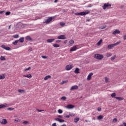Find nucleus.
<instances>
[{"label":"nucleus","instance_id":"39448f33","mask_svg":"<svg viewBox=\"0 0 126 126\" xmlns=\"http://www.w3.org/2000/svg\"><path fill=\"white\" fill-rule=\"evenodd\" d=\"M74 107V105L72 104H68L65 106V108L68 109V110H70L71 109H73Z\"/></svg>","mask_w":126,"mask_h":126},{"label":"nucleus","instance_id":"3c124183","mask_svg":"<svg viewBox=\"0 0 126 126\" xmlns=\"http://www.w3.org/2000/svg\"><path fill=\"white\" fill-rule=\"evenodd\" d=\"M36 111H38V112H43L44 111V110H39V109H36Z\"/></svg>","mask_w":126,"mask_h":126},{"label":"nucleus","instance_id":"2f4dec72","mask_svg":"<svg viewBox=\"0 0 126 126\" xmlns=\"http://www.w3.org/2000/svg\"><path fill=\"white\" fill-rule=\"evenodd\" d=\"M53 47H54L55 48H60V45L58 44H55L53 45Z\"/></svg>","mask_w":126,"mask_h":126},{"label":"nucleus","instance_id":"7ed1b4c3","mask_svg":"<svg viewBox=\"0 0 126 126\" xmlns=\"http://www.w3.org/2000/svg\"><path fill=\"white\" fill-rule=\"evenodd\" d=\"M53 20V17H50L48 18L47 20H46L44 22H43V23H45L46 24H49L50 23V22Z\"/></svg>","mask_w":126,"mask_h":126},{"label":"nucleus","instance_id":"e2e57ef3","mask_svg":"<svg viewBox=\"0 0 126 126\" xmlns=\"http://www.w3.org/2000/svg\"><path fill=\"white\" fill-rule=\"evenodd\" d=\"M66 126V125L65 124H63L62 126Z\"/></svg>","mask_w":126,"mask_h":126},{"label":"nucleus","instance_id":"2eb2a0df","mask_svg":"<svg viewBox=\"0 0 126 126\" xmlns=\"http://www.w3.org/2000/svg\"><path fill=\"white\" fill-rule=\"evenodd\" d=\"M121 33V32L118 30H116L113 32V35H116V34H120Z\"/></svg>","mask_w":126,"mask_h":126},{"label":"nucleus","instance_id":"5fc2aeb1","mask_svg":"<svg viewBox=\"0 0 126 126\" xmlns=\"http://www.w3.org/2000/svg\"><path fill=\"white\" fill-rule=\"evenodd\" d=\"M41 58H42V59H46L47 57H46L45 56H42Z\"/></svg>","mask_w":126,"mask_h":126},{"label":"nucleus","instance_id":"393cba45","mask_svg":"<svg viewBox=\"0 0 126 126\" xmlns=\"http://www.w3.org/2000/svg\"><path fill=\"white\" fill-rule=\"evenodd\" d=\"M121 43H122V41H119L113 44L114 45V46L116 47V46H118V45H119V44H121Z\"/></svg>","mask_w":126,"mask_h":126},{"label":"nucleus","instance_id":"423d86ee","mask_svg":"<svg viewBox=\"0 0 126 126\" xmlns=\"http://www.w3.org/2000/svg\"><path fill=\"white\" fill-rule=\"evenodd\" d=\"M111 4L109 3H104L103 4V5L102 6V8L104 9H106V8H108V7L109 6H111Z\"/></svg>","mask_w":126,"mask_h":126},{"label":"nucleus","instance_id":"c85d7f7f","mask_svg":"<svg viewBox=\"0 0 126 126\" xmlns=\"http://www.w3.org/2000/svg\"><path fill=\"white\" fill-rule=\"evenodd\" d=\"M103 41V40L100 39L97 43V46H100L102 43V42Z\"/></svg>","mask_w":126,"mask_h":126},{"label":"nucleus","instance_id":"8fccbe9b","mask_svg":"<svg viewBox=\"0 0 126 126\" xmlns=\"http://www.w3.org/2000/svg\"><path fill=\"white\" fill-rule=\"evenodd\" d=\"M7 110H8L9 111H12V110H14V108H8Z\"/></svg>","mask_w":126,"mask_h":126},{"label":"nucleus","instance_id":"473e14b6","mask_svg":"<svg viewBox=\"0 0 126 126\" xmlns=\"http://www.w3.org/2000/svg\"><path fill=\"white\" fill-rule=\"evenodd\" d=\"M1 61H5V57L3 56H1L0 58Z\"/></svg>","mask_w":126,"mask_h":126},{"label":"nucleus","instance_id":"13d9d810","mask_svg":"<svg viewBox=\"0 0 126 126\" xmlns=\"http://www.w3.org/2000/svg\"><path fill=\"white\" fill-rule=\"evenodd\" d=\"M58 118H61V119H63V116H61V115H59L58 116Z\"/></svg>","mask_w":126,"mask_h":126},{"label":"nucleus","instance_id":"f3484780","mask_svg":"<svg viewBox=\"0 0 126 126\" xmlns=\"http://www.w3.org/2000/svg\"><path fill=\"white\" fill-rule=\"evenodd\" d=\"M106 28H107V26L104 25L99 27L98 29H99L100 30H102V29H106Z\"/></svg>","mask_w":126,"mask_h":126},{"label":"nucleus","instance_id":"ddd939ff","mask_svg":"<svg viewBox=\"0 0 126 126\" xmlns=\"http://www.w3.org/2000/svg\"><path fill=\"white\" fill-rule=\"evenodd\" d=\"M114 47H115V45H114V44H113L108 45V46H107V48L109 50H111V49H113Z\"/></svg>","mask_w":126,"mask_h":126},{"label":"nucleus","instance_id":"1a4fd4ad","mask_svg":"<svg viewBox=\"0 0 126 126\" xmlns=\"http://www.w3.org/2000/svg\"><path fill=\"white\" fill-rule=\"evenodd\" d=\"M77 89H78V86L77 85H74V86H72L70 90L72 91V90H77Z\"/></svg>","mask_w":126,"mask_h":126},{"label":"nucleus","instance_id":"603ef678","mask_svg":"<svg viewBox=\"0 0 126 126\" xmlns=\"http://www.w3.org/2000/svg\"><path fill=\"white\" fill-rule=\"evenodd\" d=\"M15 123H19L20 122V120H15Z\"/></svg>","mask_w":126,"mask_h":126},{"label":"nucleus","instance_id":"680f3d73","mask_svg":"<svg viewBox=\"0 0 126 126\" xmlns=\"http://www.w3.org/2000/svg\"><path fill=\"white\" fill-rule=\"evenodd\" d=\"M58 0H54V2H55V3L58 2Z\"/></svg>","mask_w":126,"mask_h":126},{"label":"nucleus","instance_id":"aec40b11","mask_svg":"<svg viewBox=\"0 0 126 126\" xmlns=\"http://www.w3.org/2000/svg\"><path fill=\"white\" fill-rule=\"evenodd\" d=\"M18 42H20V43H23V42H24V37H21L18 40Z\"/></svg>","mask_w":126,"mask_h":126},{"label":"nucleus","instance_id":"f03ea898","mask_svg":"<svg viewBox=\"0 0 126 126\" xmlns=\"http://www.w3.org/2000/svg\"><path fill=\"white\" fill-rule=\"evenodd\" d=\"M94 58L95 59H96V60H99V61H101V60L104 59V56L102 54H96L94 55Z\"/></svg>","mask_w":126,"mask_h":126},{"label":"nucleus","instance_id":"49530a36","mask_svg":"<svg viewBox=\"0 0 126 126\" xmlns=\"http://www.w3.org/2000/svg\"><path fill=\"white\" fill-rule=\"evenodd\" d=\"M30 69H31V68L29 67L28 68L25 69V71H27V70H30Z\"/></svg>","mask_w":126,"mask_h":126},{"label":"nucleus","instance_id":"6e6552de","mask_svg":"<svg viewBox=\"0 0 126 126\" xmlns=\"http://www.w3.org/2000/svg\"><path fill=\"white\" fill-rule=\"evenodd\" d=\"M0 123L1 125H6L7 124V121H6V119H3L0 121Z\"/></svg>","mask_w":126,"mask_h":126},{"label":"nucleus","instance_id":"4468645a","mask_svg":"<svg viewBox=\"0 0 126 126\" xmlns=\"http://www.w3.org/2000/svg\"><path fill=\"white\" fill-rule=\"evenodd\" d=\"M92 75H93V73L91 72L90 73L87 77V80H90V79H91V77L92 76Z\"/></svg>","mask_w":126,"mask_h":126},{"label":"nucleus","instance_id":"c03bdc74","mask_svg":"<svg viewBox=\"0 0 126 126\" xmlns=\"http://www.w3.org/2000/svg\"><path fill=\"white\" fill-rule=\"evenodd\" d=\"M64 83H66V81H63L62 82L60 83V84H61V85H63V84H64Z\"/></svg>","mask_w":126,"mask_h":126},{"label":"nucleus","instance_id":"ea45409f","mask_svg":"<svg viewBox=\"0 0 126 126\" xmlns=\"http://www.w3.org/2000/svg\"><path fill=\"white\" fill-rule=\"evenodd\" d=\"M112 122L113 123H117V122H118V119H117V118H114L113 119Z\"/></svg>","mask_w":126,"mask_h":126},{"label":"nucleus","instance_id":"9b49d317","mask_svg":"<svg viewBox=\"0 0 126 126\" xmlns=\"http://www.w3.org/2000/svg\"><path fill=\"white\" fill-rule=\"evenodd\" d=\"M72 68V65H67L65 67L66 70H70Z\"/></svg>","mask_w":126,"mask_h":126},{"label":"nucleus","instance_id":"dca6fc26","mask_svg":"<svg viewBox=\"0 0 126 126\" xmlns=\"http://www.w3.org/2000/svg\"><path fill=\"white\" fill-rule=\"evenodd\" d=\"M23 76L24 77H27V78H31L32 77V75H31V74H29L28 75H23Z\"/></svg>","mask_w":126,"mask_h":126},{"label":"nucleus","instance_id":"412c9836","mask_svg":"<svg viewBox=\"0 0 126 126\" xmlns=\"http://www.w3.org/2000/svg\"><path fill=\"white\" fill-rule=\"evenodd\" d=\"M5 78V74H2L1 75H0V80L4 79Z\"/></svg>","mask_w":126,"mask_h":126},{"label":"nucleus","instance_id":"58836bf2","mask_svg":"<svg viewBox=\"0 0 126 126\" xmlns=\"http://www.w3.org/2000/svg\"><path fill=\"white\" fill-rule=\"evenodd\" d=\"M60 25H61V26H64V25H65V23L63 22H60Z\"/></svg>","mask_w":126,"mask_h":126},{"label":"nucleus","instance_id":"20e7f679","mask_svg":"<svg viewBox=\"0 0 126 126\" xmlns=\"http://www.w3.org/2000/svg\"><path fill=\"white\" fill-rule=\"evenodd\" d=\"M1 47L2 49H4V50H6V51H10L11 50V49L10 48V47H7V46H5V45H2L1 46Z\"/></svg>","mask_w":126,"mask_h":126},{"label":"nucleus","instance_id":"864d4df0","mask_svg":"<svg viewBox=\"0 0 126 126\" xmlns=\"http://www.w3.org/2000/svg\"><path fill=\"white\" fill-rule=\"evenodd\" d=\"M69 117H70V115L64 116V118H67V119H68V118H69Z\"/></svg>","mask_w":126,"mask_h":126},{"label":"nucleus","instance_id":"6e6d98bb","mask_svg":"<svg viewBox=\"0 0 126 126\" xmlns=\"http://www.w3.org/2000/svg\"><path fill=\"white\" fill-rule=\"evenodd\" d=\"M123 38H124V40H126V35H124L123 36Z\"/></svg>","mask_w":126,"mask_h":126},{"label":"nucleus","instance_id":"f257e3e1","mask_svg":"<svg viewBox=\"0 0 126 126\" xmlns=\"http://www.w3.org/2000/svg\"><path fill=\"white\" fill-rule=\"evenodd\" d=\"M88 13H90V11L87 10L86 11L80 12V13H75V15H81L83 16V15H86V14H88Z\"/></svg>","mask_w":126,"mask_h":126},{"label":"nucleus","instance_id":"a19ab883","mask_svg":"<svg viewBox=\"0 0 126 126\" xmlns=\"http://www.w3.org/2000/svg\"><path fill=\"white\" fill-rule=\"evenodd\" d=\"M115 59H116V55H114V56H113L111 58V60L112 61H114V60H115Z\"/></svg>","mask_w":126,"mask_h":126},{"label":"nucleus","instance_id":"052dcab7","mask_svg":"<svg viewBox=\"0 0 126 126\" xmlns=\"http://www.w3.org/2000/svg\"><path fill=\"white\" fill-rule=\"evenodd\" d=\"M57 43H60V42H61V40H58L56 41Z\"/></svg>","mask_w":126,"mask_h":126},{"label":"nucleus","instance_id":"79ce46f5","mask_svg":"<svg viewBox=\"0 0 126 126\" xmlns=\"http://www.w3.org/2000/svg\"><path fill=\"white\" fill-rule=\"evenodd\" d=\"M61 99H62V100H66V97H65V96H62L61 97Z\"/></svg>","mask_w":126,"mask_h":126},{"label":"nucleus","instance_id":"bf43d9fd","mask_svg":"<svg viewBox=\"0 0 126 126\" xmlns=\"http://www.w3.org/2000/svg\"><path fill=\"white\" fill-rule=\"evenodd\" d=\"M2 13H3V11H0V14H1Z\"/></svg>","mask_w":126,"mask_h":126},{"label":"nucleus","instance_id":"774afa93","mask_svg":"<svg viewBox=\"0 0 126 126\" xmlns=\"http://www.w3.org/2000/svg\"><path fill=\"white\" fill-rule=\"evenodd\" d=\"M93 119L94 120V121H95V117H94Z\"/></svg>","mask_w":126,"mask_h":126},{"label":"nucleus","instance_id":"a18cd8bd","mask_svg":"<svg viewBox=\"0 0 126 126\" xmlns=\"http://www.w3.org/2000/svg\"><path fill=\"white\" fill-rule=\"evenodd\" d=\"M5 15H10V12H7L5 13Z\"/></svg>","mask_w":126,"mask_h":126},{"label":"nucleus","instance_id":"4d7b16f0","mask_svg":"<svg viewBox=\"0 0 126 126\" xmlns=\"http://www.w3.org/2000/svg\"><path fill=\"white\" fill-rule=\"evenodd\" d=\"M97 111H98V112H100V111H101V108H98Z\"/></svg>","mask_w":126,"mask_h":126},{"label":"nucleus","instance_id":"f8f14e48","mask_svg":"<svg viewBox=\"0 0 126 126\" xmlns=\"http://www.w3.org/2000/svg\"><path fill=\"white\" fill-rule=\"evenodd\" d=\"M55 121H57V122H59V123H64V120L61 119L60 118H55Z\"/></svg>","mask_w":126,"mask_h":126},{"label":"nucleus","instance_id":"b1692460","mask_svg":"<svg viewBox=\"0 0 126 126\" xmlns=\"http://www.w3.org/2000/svg\"><path fill=\"white\" fill-rule=\"evenodd\" d=\"M51 77H52V76H51L50 75H47L44 77V79L45 80H48V79L51 78Z\"/></svg>","mask_w":126,"mask_h":126},{"label":"nucleus","instance_id":"7c9ffc66","mask_svg":"<svg viewBox=\"0 0 126 126\" xmlns=\"http://www.w3.org/2000/svg\"><path fill=\"white\" fill-rule=\"evenodd\" d=\"M23 125H25V126H26L27 125H29V122L28 121H24L23 122Z\"/></svg>","mask_w":126,"mask_h":126},{"label":"nucleus","instance_id":"de8ad7c7","mask_svg":"<svg viewBox=\"0 0 126 126\" xmlns=\"http://www.w3.org/2000/svg\"><path fill=\"white\" fill-rule=\"evenodd\" d=\"M116 99H117V100H122V97H115Z\"/></svg>","mask_w":126,"mask_h":126},{"label":"nucleus","instance_id":"5701e85b","mask_svg":"<svg viewBox=\"0 0 126 126\" xmlns=\"http://www.w3.org/2000/svg\"><path fill=\"white\" fill-rule=\"evenodd\" d=\"M26 39L27 41H32V38H31V37H30V36H26Z\"/></svg>","mask_w":126,"mask_h":126},{"label":"nucleus","instance_id":"a211bd4d","mask_svg":"<svg viewBox=\"0 0 126 126\" xmlns=\"http://www.w3.org/2000/svg\"><path fill=\"white\" fill-rule=\"evenodd\" d=\"M74 44V40L71 39L69 41V46H72V45H73Z\"/></svg>","mask_w":126,"mask_h":126},{"label":"nucleus","instance_id":"4be33fe9","mask_svg":"<svg viewBox=\"0 0 126 126\" xmlns=\"http://www.w3.org/2000/svg\"><path fill=\"white\" fill-rule=\"evenodd\" d=\"M5 107H7V104L0 105V109H2V108H5Z\"/></svg>","mask_w":126,"mask_h":126},{"label":"nucleus","instance_id":"bb28decb","mask_svg":"<svg viewBox=\"0 0 126 126\" xmlns=\"http://www.w3.org/2000/svg\"><path fill=\"white\" fill-rule=\"evenodd\" d=\"M18 92H19V93H25V91L24 90H18Z\"/></svg>","mask_w":126,"mask_h":126},{"label":"nucleus","instance_id":"a878e982","mask_svg":"<svg viewBox=\"0 0 126 126\" xmlns=\"http://www.w3.org/2000/svg\"><path fill=\"white\" fill-rule=\"evenodd\" d=\"M74 73L76 74L79 73V68H76L74 71Z\"/></svg>","mask_w":126,"mask_h":126},{"label":"nucleus","instance_id":"69168bd1","mask_svg":"<svg viewBox=\"0 0 126 126\" xmlns=\"http://www.w3.org/2000/svg\"><path fill=\"white\" fill-rule=\"evenodd\" d=\"M11 26V25H10L9 26V29H10V27Z\"/></svg>","mask_w":126,"mask_h":126},{"label":"nucleus","instance_id":"e433bc0d","mask_svg":"<svg viewBox=\"0 0 126 126\" xmlns=\"http://www.w3.org/2000/svg\"><path fill=\"white\" fill-rule=\"evenodd\" d=\"M111 97H112V98L116 97V93H112L111 94Z\"/></svg>","mask_w":126,"mask_h":126},{"label":"nucleus","instance_id":"c9c22d12","mask_svg":"<svg viewBox=\"0 0 126 126\" xmlns=\"http://www.w3.org/2000/svg\"><path fill=\"white\" fill-rule=\"evenodd\" d=\"M13 37L15 38V39H17V38L19 37V35L18 34H16L13 35Z\"/></svg>","mask_w":126,"mask_h":126},{"label":"nucleus","instance_id":"9d476101","mask_svg":"<svg viewBox=\"0 0 126 126\" xmlns=\"http://www.w3.org/2000/svg\"><path fill=\"white\" fill-rule=\"evenodd\" d=\"M77 50V47L76 46H74L70 48V52H74V51H76Z\"/></svg>","mask_w":126,"mask_h":126},{"label":"nucleus","instance_id":"09e8293b","mask_svg":"<svg viewBox=\"0 0 126 126\" xmlns=\"http://www.w3.org/2000/svg\"><path fill=\"white\" fill-rule=\"evenodd\" d=\"M69 116H70V117H74L75 115L74 113H71L69 114Z\"/></svg>","mask_w":126,"mask_h":126},{"label":"nucleus","instance_id":"0eeeda50","mask_svg":"<svg viewBox=\"0 0 126 126\" xmlns=\"http://www.w3.org/2000/svg\"><path fill=\"white\" fill-rule=\"evenodd\" d=\"M58 39H60V40H65L66 39V37L64 35H61L58 36Z\"/></svg>","mask_w":126,"mask_h":126},{"label":"nucleus","instance_id":"72a5a7b5","mask_svg":"<svg viewBox=\"0 0 126 126\" xmlns=\"http://www.w3.org/2000/svg\"><path fill=\"white\" fill-rule=\"evenodd\" d=\"M17 43H18V40H16L14 42H12L13 45H17Z\"/></svg>","mask_w":126,"mask_h":126},{"label":"nucleus","instance_id":"f704fd0d","mask_svg":"<svg viewBox=\"0 0 126 126\" xmlns=\"http://www.w3.org/2000/svg\"><path fill=\"white\" fill-rule=\"evenodd\" d=\"M106 57H111V56H112V53H108L106 54Z\"/></svg>","mask_w":126,"mask_h":126},{"label":"nucleus","instance_id":"c756f323","mask_svg":"<svg viewBox=\"0 0 126 126\" xmlns=\"http://www.w3.org/2000/svg\"><path fill=\"white\" fill-rule=\"evenodd\" d=\"M103 117L102 115H99L97 117V120H102L103 119Z\"/></svg>","mask_w":126,"mask_h":126},{"label":"nucleus","instance_id":"cd10ccee","mask_svg":"<svg viewBox=\"0 0 126 126\" xmlns=\"http://www.w3.org/2000/svg\"><path fill=\"white\" fill-rule=\"evenodd\" d=\"M79 120H80L79 117L74 118V123H77V122H78Z\"/></svg>","mask_w":126,"mask_h":126},{"label":"nucleus","instance_id":"4c0bfd02","mask_svg":"<svg viewBox=\"0 0 126 126\" xmlns=\"http://www.w3.org/2000/svg\"><path fill=\"white\" fill-rule=\"evenodd\" d=\"M105 82H106V83H108V82H109V78H108L107 77H105Z\"/></svg>","mask_w":126,"mask_h":126},{"label":"nucleus","instance_id":"37998d69","mask_svg":"<svg viewBox=\"0 0 126 126\" xmlns=\"http://www.w3.org/2000/svg\"><path fill=\"white\" fill-rule=\"evenodd\" d=\"M58 113L59 114H63V110H62L61 109L58 110Z\"/></svg>","mask_w":126,"mask_h":126},{"label":"nucleus","instance_id":"6ab92c4d","mask_svg":"<svg viewBox=\"0 0 126 126\" xmlns=\"http://www.w3.org/2000/svg\"><path fill=\"white\" fill-rule=\"evenodd\" d=\"M55 41V39L52 38V39H49L47 40V43H52V42H54Z\"/></svg>","mask_w":126,"mask_h":126},{"label":"nucleus","instance_id":"0e129e2a","mask_svg":"<svg viewBox=\"0 0 126 126\" xmlns=\"http://www.w3.org/2000/svg\"><path fill=\"white\" fill-rule=\"evenodd\" d=\"M66 42H67V41L65 40V41L64 42V44H66Z\"/></svg>","mask_w":126,"mask_h":126},{"label":"nucleus","instance_id":"338daca9","mask_svg":"<svg viewBox=\"0 0 126 126\" xmlns=\"http://www.w3.org/2000/svg\"><path fill=\"white\" fill-rule=\"evenodd\" d=\"M85 122H86V123H88V121L87 120H85Z\"/></svg>","mask_w":126,"mask_h":126}]
</instances>
